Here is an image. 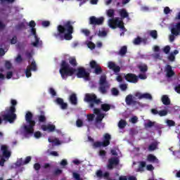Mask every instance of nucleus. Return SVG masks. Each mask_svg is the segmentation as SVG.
Instances as JSON below:
<instances>
[{
	"mask_svg": "<svg viewBox=\"0 0 180 180\" xmlns=\"http://www.w3.org/2000/svg\"><path fill=\"white\" fill-rule=\"evenodd\" d=\"M74 22L68 20L63 25H59L57 27V32H54L53 36L56 39L63 40H72V33H74Z\"/></svg>",
	"mask_w": 180,
	"mask_h": 180,
	"instance_id": "nucleus-1",
	"label": "nucleus"
},
{
	"mask_svg": "<svg viewBox=\"0 0 180 180\" xmlns=\"http://www.w3.org/2000/svg\"><path fill=\"white\" fill-rule=\"evenodd\" d=\"M84 101L89 103V108L90 109H94V115H101V110L99 108H95V106H98V105H101L102 103V101L101 98H98V96L95 94H86L84 97Z\"/></svg>",
	"mask_w": 180,
	"mask_h": 180,
	"instance_id": "nucleus-2",
	"label": "nucleus"
},
{
	"mask_svg": "<svg viewBox=\"0 0 180 180\" xmlns=\"http://www.w3.org/2000/svg\"><path fill=\"white\" fill-rule=\"evenodd\" d=\"M77 69L71 67L70 63L67 62V60H62L60 63V68L59 70V72L60 74V77L62 79H67L68 77H72Z\"/></svg>",
	"mask_w": 180,
	"mask_h": 180,
	"instance_id": "nucleus-3",
	"label": "nucleus"
},
{
	"mask_svg": "<svg viewBox=\"0 0 180 180\" xmlns=\"http://www.w3.org/2000/svg\"><path fill=\"white\" fill-rule=\"evenodd\" d=\"M33 114L31 112H27L25 115V120L29 125L24 126V130L27 134H33L34 133V127L36 126V122L32 120Z\"/></svg>",
	"mask_w": 180,
	"mask_h": 180,
	"instance_id": "nucleus-4",
	"label": "nucleus"
},
{
	"mask_svg": "<svg viewBox=\"0 0 180 180\" xmlns=\"http://www.w3.org/2000/svg\"><path fill=\"white\" fill-rule=\"evenodd\" d=\"M3 120L8 122V123H13L17 117L16 111L13 109H6V114L2 115Z\"/></svg>",
	"mask_w": 180,
	"mask_h": 180,
	"instance_id": "nucleus-5",
	"label": "nucleus"
},
{
	"mask_svg": "<svg viewBox=\"0 0 180 180\" xmlns=\"http://www.w3.org/2000/svg\"><path fill=\"white\" fill-rule=\"evenodd\" d=\"M112 136L109 134H105L103 135V141H96L93 143V148H99V147H108L110 144V140Z\"/></svg>",
	"mask_w": 180,
	"mask_h": 180,
	"instance_id": "nucleus-6",
	"label": "nucleus"
},
{
	"mask_svg": "<svg viewBox=\"0 0 180 180\" xmlns=\"http://www.w3.org/2000/svg\"><path fill=\"white\" fill-rule=\"evenodd\" d=\"M105 22V18L99 17L96 18V16H91L89 20V25L92 26H101V25H103Z\"/></svg>",
	"mask_w": 180,
	"mask_h": 180,
	"instance_id": "nucleus-7",
	"label": "nucleus"
},
{
	"mask_svg": "<svg viewBox=\"0 0 180 180\" xmlns=\"http://www.w3.org/2000/svg\"><path fill=\"white\" fill-rule=\"evenodd\" d=\"M77 78H84L85 81H89L91 79L89 72H86L84 68H77Z\"/></svg>",
	"mask_w": 180,
	"mask_h": 180,
	"instance_id": "nucleus-8",
	"label": "nucleus"
},
{
	"mask_svg": "<svg viewBox=\"0 0 180 180\" xmlns=\"http://www.w3.org/2000/svg\"><path fill=\"white\" fill-rule=\"evenodd\" d=\"M89 66L91 70H94V74H96V75H101V74L103 72L101 65H99L95 60L90 61Z\"/></svg>",
	"mask_w": 180,
	"mask_h": 180,
	"instance_id": "nucleus-9",
	"label": "nucleus"
},
{
	"mask_svg": "<svg viewBox=\"0 0 180 180\" xmlns=\"http://www.w3.org/2000/svg\"><path fill=\"white\" fill-rule=\"evenodd\" d=\"M31 33L33 34L35 41L32 43V46L34 47H41L43 45V41H40V38L37 37L36 33V28H31Z\"/></svg>",
	"mask_w": 180,
	"mask_h": 180,
	"instance_id": "nucleus-10",
	"label": "nucleus"
},
{
	"mask_svg": "<svg viewBox=\"0 0 180 180\" xmlns=\"http://www.w3.org/2000/svg\"><path fill=\"white\" fill-rule=\"evenodd\" d=\"M120 160L119 158H110L108 159V163L107 165L108 169L112 170L115 167H117L119 165Z\"/></svg>",
	"mask_w": 180,
	"mask_h": 180,
	"instance_id": "nucleus-11",
	"label": "nucleus"
},
{
	"mask_svg": "<svg viewBox=\"0 0 180 180\" xmlns=\"http://www.w3.org/2000/svg\"><path fill=\"white\" fill-rule=\"evenodd\" d=\"M124 79L127 82H130L131 84H137V82H139V77L133 73H128L125 75Z\"/></svg>",
	"mask_w": 180,
	"mask_h": 180,
	"instance_id": "nucleus-12",
	"label": "nucleus"
},
{
	"mask_svg": "<svg viewBox=\"0 0 180 180\" xmlns=\"http://www.w3.org/2000/svg\"><path fill=\"white\" fill-rule=\"evenodd\" d=\"M1 151L2 152V155L4 158H6L9 160L11 158V155H12V153L9 150V146L6 145H1Z\"/></svg>",
	"mask_w": 180,
	"mask_h": 180,
	"instance_id": "nucleus-13",
	"label": "nucleus"
},
{
	"mask_svg": "<svg viewBox=\"0 0 180 180\" xmlns=\"http://www.w3.org/2000/svg\"><path fill=\"white\" fill-rule=\"evenodd\" d=\"M96 174L97 178H104V179L105 180H116V179H110V174L108 172H105L103 174V172L99 169V170H97Z\"/></svg>",
	"mask_w": 180,
	"mask_h": 180,
	"instance_id": "nucleus-14",
	"label": "nucleus"
},
{
	"mask_svg": "<svg viewBox=\"0 0 180 180\" xmlns=\"http://www.w3.org/2000/svg\"><path fill=\"white\" fill-rule=\"evenodd\" d=\"M41 129L43 131H48V133H53L56 131V125L53 124H43L41 126Z\"/></svg>",
	"mask_w": 180,
	"mask_h": 180,
	"instance_id": "nucleus-15",
	"label": "nucleus"
},
{
	"mask_svg": "<svg viewBox=\"0 0 180 180\" xmlns=\"http://www.w3.org/2000/svg\"><path fill=\"white\" fill-rule=\"evenodd\" d=\"M135 96L138 99H148V101H153V96L148 93L141 94L140 92H136Z\"/></svg>",
	"mask_w": 180,
	"mask_h": 180,
	"instance_id": "nucleus-16",
	"label": "nucleus"
},
{
	"mask_svg": "<svg viewBox=\"0 0 180 180\" xmlns=\"http://www.w3.org/2000/svg\"><path fill=\"white\" fill-rule=\"evenodd\" d=\"M108 68H110V70H112V71H114L115 74H117V72H120V66L116 65V63H115V62H108Z\"/></svg>",
	"mask_w": 180,
	"mask_h": 180,
	"instance_id": "nucleus-17",
	"label": "nucleus"
},
{
	"mask_svg": "<svg viewBox=\"0 0 180 180\" xmlns=\"http://www.w3.org/2000/svg\"><path fill=\"white\" fill-rule=\"evenodd\" d=\"M56 102L59 106H60V109L63 110H65V109H68V104L67 103H64V100L61 98H57L56 100Z\"/></svg>",
	"mask_w": 180,
	"mask_h": 180,
	"instance_id": "nucleus-18",
	"label": "nucleus"
},
{
	"mask_svg": "<svg viewBox=\"0 0 180 180\" xmlns=\"http://www.w3.org/2000/svg\"><path fill=\"white\" fill-rule=\"evenodd\" d=\"M125 102L128 106H130L131 105H137V101L133 100V95L131 94H129L126 96Z\"/></svg>",
	"mask_w": 180,
	"mask_h": 180,
	"instance_id": "nucleus-19",
	"label": "nucleus"
},
{
	"mask_svg": "<svg viewBox=\"0 0 180 180\" xmlns=\"http://www.w3.org/2000/svg\"><path fill=\"white\" fill-rule=\"evenodd\" d=\"M172 34H174L176 36H179L180 34V22H177L172 29H171Z\"/></svg>",
	"mask_w": 180,
	"mask_h": 180,
	"instance_id": "nucleus-20",
	"label": "nucleus"
},
{
	"mask_svg": "<svg viewBox=\"0 0 180 180\" xmlns=\"http://www.w3.org/2000/svg\"><path fill=\"white\" fill-rule=\"evenodd\" d=\"M110 86L109 84H101L98 91L101 92V94H103V95H105L108 94V89H109Z\"/></svg>",
	"mask_w": 180,
	"mask_h": 180,
	"instance_id": "nucleus-21",
	"label": "nucleus"
},
{
	"mask_svg": "<svg viewBox=\"0 0 180 180\" xmlns=\"http://www.w3.org/2000/svg\"><path fill=\"white\" fill-rule=\"evenodd\" d=\"M166 72L167 78H171L175 75V72L172 70V67L169 65H167L166 67Z\"/></svg>",
	"mask_w": 180,
	"mask_h": 180,
	"instance_id": "nucleus-22",
	"label": "nucleus"
},
{
	"mask_svg": "<svg viewBox=\"0 0 180 180\" xmlns=\"http://www.w3.org/2000/svg\"><path fill=\"white\" fill-rule=\"evenodd\" d=\"M118 20H119V18L110 19L108 22V26L111 27V29H116V25H117Z\"/></svg>",
	"mask_w": 180,
	"mask_h": 180,
	"instance_id": "nucleus-23",
	"label": "nucleus"
},
{
	"mask_svg": "<svg viewBox=\"0 0 180 180\" xmlns=\"http://www.w3.org/2000/svg\"><path fill=\"white\" fill-rule=\"evenodd\" d=\"M161 101L163 103V105H165L166 106H168V105H171V100L169 99V97L167 95H163L162 96Z\"/></svg>",
	"mask_w": 180,
	"mask_h": 180,
	"instance_id": "nucleus-24",
	"label": "nucleus"
},
{
	"mask_svg": "<svg viewBox=\"0 0 180 180\" xmlns=\"http://www.w3.org/2000/svg\"><path fill=\"white\" fill-rule=\"evenodd\" d=\"M70 102L72 105H77L78 99L77 98V94H72L70 96Z\"/></svg>",
	"mask_w": 180,
	"mask_h": 180,
	"instance_id": "nucleus-25",
	"label": "nucleus"
},
{
	"mask_svg": "<svg viewBox=\"0 0 180 180\" xmlns=\"http://www.w3.org/2000/svg\"><path fill=\"white\" fill-rule=\"evenodd\" d=\"M127 53V46H123L120 48V51L117 52L118 56H121V57H123L124 56H126Z\"/></svg>",
	"mask_w": 180,
	"mask_h": 180,
	"instance_id": "nucleus-26",
	"label": "nucleus"
},
{
	"mask_svg": "<svg viewBox=\"0 0 180 180\" xmlns=\"http://www.w3.org/2000/svg\"><path fill=\"white\" fill-rule=\"evenodd\" d=\"M147 161L148 162H158V159L153 154H149L147 156Z\"/></svg>",
	"mask_w": 180,
	"mask_h": 180,
	"instance_id": "nucleus-27",
	"label": "nucleus"
},
{
	"mask_svg": "<svg viewBox=\"0 0 180 180\" xmlns=\"http://www.w3.org/2000/svg\"><path fill=\"white\" fill-rule=\"evenodd\" d=\"M41 115H38V120L39 122V123H44L46 122V120H47V119L46 118V115H44V111L41 110L40 111Z\"/></svg>",
	"mask_w": 180,
	"mask_h": 180,
	"instance_id": "nucleus-28",
	"label": "nucleus"
},
{
	"mask_svg": "<svg viewBox=\"0 0 180 180\" xmlns=\"http://www.w3.org/2000/svg\"><path fill=\"white\" fill-rule=\"evenodd\" d=\"M119 14L122 18V19H126V18H129V13H127V11L126 9L122 8L120 10Z\"/></svg>",
	"mask_w": 180,
	"mask_h": 180,
	"instance_id": "nucleus-29",
	"label": "nucleus"
},
{
	"mask_svg": "<svg viewBox=\"0 0 180 180\" xmlns=\"http://www.w3.org/2000/svg\"><path fill=\"white\" fill-rule=\"evenodd\" d=\"M119 27V29H121L123 32H127V30H126V27H124V24L123 23V21L120 20L118 19L117 23L116 25V28Z\"/></svg>",
	"mask_w": 180,
	"mask_h": 180,
	"instance_id": "nucleus-30",
	"label": "nucleus"
},
{
	"mask_svg": "<svg viewBox=\"0 0 180 180\" xmlns=\"http://www.w3.org/2000/svg\"><path fill=\"white\" fill-rule=\"evenodd\" d=\"M138 68L141 72H147V71H148V66H147L146 64L139 65H138Z\"/></svg>",
	"mask_w": 180,
	"mask_h": 180,
	"instance_id": "nucleus-31",
	"label": "nucleus"
},
{
	"mask_svg": "<svg viewBox=\"0 0 180 180\" xmlns=\"http://www.w3.org/2000/svg\"><path fill=\"white\" fill-rule=\"evenodd\" d=\"M101 110H103V112H109L110 110V104L108 103H103L101 105Z\"/></svg>",
	"mask_w": 180,
	"mask_h": 180,
	"instance_id": "nucleus-32",
	"label": "nucleus"
},
{
	"mask_svg": "<svg viewBox=\"0 0 180 180\" xmlns=\"http://www.w3.org/2000/svg\"><path fill=\"white\" fill-rule=\"evenodd\" d=\"M31 71H37V65L36 64V61L32 60L31 64L27 66Z\"/></svg>",
	"mask_w": 180,
	"mask_h": 180,
	"instance_id": "nucleus-33",
	"label": "nucleus"
},
{
	"mask_svg": "<svg viewBox=\"0 0 180 180\" xmlns=\"http://www.w3.org/2000/svg\"><path fill=\"white\" fill-rule=\"evenodd\" d=\"M109 84L106 81V75H101L99 80V85Z\"/></svg>",
	"mask_w": 180,
	"mask_h": 180,
	"instance_id": "nucleus-34",
	"label": "nucleus"
},
{
	"mask_svg": "<svg viewBox=\"0 0 180 180\" xmlns=\"http://www.w3.org/2000/svg\"><path fill=\"white\" fill-rule=\"evenodd\" d=\"M158 146V143L157 142H153L150 145H149L148 150V151H154L157 150V147Z\"/></svg>",
	"mask_w": 180,
	"mask_h": 180,
	"instance_id": "nucleus-35",
	"label": "nucleus"
},
{
	"mask_svg": "<svg viewBox=\"0 0 180 180\" xmlns=\"http://www.w3.org/2000/svg\"><path fill=\"white\" fill-rule=\"evenodd\" d=\"M69 63L72 67H77L78 63H77V59L75 57H72L69 58Z\"/></svg>",
	"mask_w": 180,
	"mask_h": 180,
	"instance_id": "nucleus-36",
	"label": "nucleus"
},
{
	"mask_svg": "<svg viewBox=\"0 0 180 180\" xmlns=\"http://www.w3.org/2000/svg\"><path fill=\"white\" fill-rule=\"evenodd\" d=\"M127 126V122L124 120H120L118 122V127L120 129H124Z\"/></svg>",
	"mask_w": 180,
	"mask_h": 180,
	"instance_id": "nucleus-37",
	"label": "nucleus"
},
{
	"mask_svg": "<svg viewBox=\"0 0 180 180\" xmlns=\"http://www.w3.org/2000/svg\"><path fill=\"white\" fill-rule=\"evenodd\" d=\"M105 117V114L101 113L98 114L96 118V123H102V120H103V118Z\"/></svg>",
	"mask_w": 180,
	"mask_h": 180,
	"instance_id": "nucleus-38",
	"label": "nucleus"
},
{
	"mask_svg": "<svg viewBox=\"0 0 180 180\" xmlns=\"http://www.w3.org/2000/svg\"><path fill=\"white\" fill-rule=\"evenodd\" d=\"M11 106L8 109H14V110L16 111V107L15 106H16V105H18V101H16V100L11 99Z\"/></svg>",
	"mask_w": 180,
	"mask_h": 180,
	"instance_id": "nucleus-39",
	"label": "nucleus"
},
{
	"mask_svg": "<svg viewBox=\"0 0 180 180\" xmlns=\"http://www.w3.org/2000/svg\"><path fill=\"white\" fill-rule=\"evenodd\" d=\"M111 94L113 96H119V90L116 87L111 89Z\"/></svg>",
	"mask_w": 180,
	"mask_h": 180,
	"instance_id": "nucleus-40",
	"label": "nucleus"
},
{
	"mask_svg": "<svg viewBox=\"0 0 180 180\" xmlns=\"http://www.w3.org/2000/svg\"><path fill=\"white\" fill-rule=\"evenodd\" d=\"M146 165V162H144V161L140 162V165H139V167L138 168V172H140L143 171V168H145Z\"/></svg>",
	"mask_w": 180,
	"mask_h": 180,
	"instance_id": "nucleus-41",
	"label": "nucleus"
},
{
	"mask_svg": "<svg viewBox=\"0 0 180 180\" xmlns=\"http://www.w3.org/2000/svg\"><path fill=\"white\" fill-rule=\"evenodd\" d=\"M133 43L134 44H135V46H139V44H141V37H137L134 39Z\"/></svg>",
	"mask_w": 180,
	"mask_h": 180,
	"instance_id": "nucleus-42",
	"label": "nucleus"
},
{
	"mask_svg": "<svg viewBox=\"0 0 180 180\" xmlns=\"http://www.w3.org/2000/svg\"><path fill=\"white\" fill-rule=\"evenodd\" d=\"M150 36L153 37V39H157L158 37V33L157 32V30H152L150 32Z\"/></svg>",
	"mask_w": 180,
	"mask_h": 180,
	"instance_id": "nucleus-43",
	"label": "nucleus"
},
{
	"mask_svg": "<svg viewBox=\"0 0 180 180\" xmlns=\"http://www.w3.org/2000/svg\"><path fill=\"white\" fill-rule=\"evenodd\" d=\"M98 36L99 37H105L108 36V32H106V31H105V30H103V31L99 30Z\"/></svg>",
	"mask_w": 180,
	"mask_h": 180,
	"instance_id": "nucleus-44",
	"label": "nucleus"
},
{
	"mask_svg": "<svg viewBox=\"0 0 180 180\" xmlns=\"http://www.w3.org/2000/svg\"><path fill=\"white\" fill-rule=\"evenodd\" d=\"M25 23L20 22L18 25H15V29H17V30H22V29H25Z\"/></svg>",
	"mask_w": 180,
	"mask_h": 180,
	"instance_id": "nucleus-45",
	"label": "nucleus"
},
{
	"mask_svg": "<svg viewBox=\"0 0 180 180\" xmlns=\"http://www.w3.org/2000/svg\"><path fill=\"white\" fill-rule=\"evenodd\" d=\"M107 15L109 18H113L115 16V11L113 9L108 10Z\"/></svg>",
	"mask_w": 180,
	"mask_h": 180,
	"instance_id": "nucleus-46",
	"label": "nucleus"
},
{
	"mask_svg": "<svg viewBox=\"0 0 180 180\" xmlns=\"http://www.w3.org/2000/svg\"><path fill=\"white\" fill-rule=\"evenodd\" d=\"M76 126L77 127H82V126H84V122H82V120L77 119L76 121Z\"/></svg>",
	"mask_w": 180,
	"mask_h": 180,
	"instance_id": "nucleus-47",
	"label": "nucleus"
},
{
	"mask_svg": "<svg viewBox=\"0 0 180 180\" xmlns=\"http://www.w3.org/2000/svg\"><path fill=\"white\" fill-rule=\"evenodd\" d=\"M167 115H168V111H167L166 110L159 111V116H160V117H162L163 116H167Z\"/></svg>",
	"mask_w": 180,
	"mask_h": 180,
	"instance_id": "nucleus-48",
	"label": "nucleus"
},
{
	"mask_svg": "<svg viewBox=\"0 0 180 180\" xmlns=\"http://www.w3.org/2000/svg\"><path fill=\"white\" fill-rule=\"evenodd\" d=\"M25 75L27 78L32 77V70H30V68H27L25 70Z\"/></svg>",
	"mask_w": 180,
	"mask_h": 180,
	"instance_id": "nucleus-49",
	"label": "nucleus"
},
{
	"mask_svg": "<svg viewBox=\"0 0 180 180\" xmlns=\"http://www.w3.org/2000/svg\"><path fill=\"white\" fill-rule=\"evenodd\" d=\"M73 178H75V179L76 180H84L81 178V176L79 175V174L77 173V172H73Z\"/></svg>",
	"mask_w": 180,
	"mask_h": 180,
	"instance_id": "nucleus-50",
	"label": "nucleus"
},
{
	"mask_svg": "<svg viewBox=\"0 0 180 180\" xmlns=\"http://www.w3.org/2000/svg\"><path fill=\"white\" fill-rule=\"evenodd\" d=\"M163 51L165 54H169V51H171V46H166L163 49Z\"/></svg>",
	"mask_w": 180,
	"mask_h": 180,
	"instance_id": "nucleus-51",
	"label": "nucleus"
},
{
	"mask_svg": "<svg viewBox=\"0 0 180 180\" xmlns=\"http://www.w3.org/2000/svg\"><path fill=\"white\" fill-rule=\"evenodd\" d=\"M155 125V122H152L149 120L147 124H146V127H153Z\"/></svg>",
	"mask_w": 180,
	"mask_h": 180,
	"instance_id": "nucleus-52",
	"label": "nucleus"
},
{
	"mask_svg": "<svg viewBox=\"0 0 180 180\" xmlns=\"http://www.w3.org/2000/svg\"><path fill=\"white\" fill-rule=\"evenodd\" d=\"M82 33H83V34L86 35V37H88V36L91 34V31H89V30L83 29L82 30Z\"/></svg>",
	"mask_w": 180,
	"mask_h": 180,
	"instance_id": "nucleus-53",
	"label": "nucleus"
},
{
	"mask_svg": "<svg viewBox=\"0 0 180 180\" xmlns=\"http://www.w3.org/2000/svg\"><path fill=\"white\" fill-rule=\"evenodd\" d=\"M168 60H169V61H172V63L175 61V55H174V53H171L168 56Z\"/></svg>",
	"mask_w": 180,
	"mask_h": 180,
	"instance_id": "nucleus-54",
	"label": "nucleus"
},
{
	"mask_svg": "<svg viewBox=\"0 0 180 180\" xmlns=\"http://www.w3.org/2000/svg\"><path fill=\"white\" fill-rule=\"evenodd\" d=\"M87 46L89 47V49H91V50H94L96 47L95 44H94L92 41H89L87 44Z\"/></svg>",
	"mask_w": 180,
	"mask_h": 180,
	"instance_id": "nucleus-55",
	"label": "nucleus"
},
{
	"mask_svg": "<svg viewBox=\"0 0 180 180\" xmlns=\"http://www.w3.org/2000/svg\"><path fill=\"white\" fill-rule=\"evenodd\" d=\"M94 119H95V115L90 114L87 115V120L89 122H94Z\"/></svg>",
	"mask_w": 180,
	"mask_h": 180,
	"instance_id": "nucleus-56",
	"label": "nucleus"
},
{
	"mask_svg": "<svg viewBox=\"0 0 180 180\" xmlns=\"http://www.w3.org/2000/svg\"><path fill=\"white\" fill-rule=\"evenodd\" d=\"M120 89L121 91H126L127 89V84H122L120 85Z\"/></svg>",
	"mask_w": 180,
	"mask_h": 180,
	"instance_id": "nucleus-57",
	"label": "nucleus"
},
{
	"mask_svg": "<svg viewBox=\"0 0 180 180\" xmlns=\"http://www.w3.org/2000/svg\"><path fill=\"white\" fill-rule=\"evenodd\" d=\"M138 120H139V118L136 116H134L131 118V120H129V122H131L134 124L138 122Z\"/></svg>",
	"mask_w": 180,
	"mask_h": 180,
	"instance_id": "nucleus-58",
	"label": "nucleus"
},
{
	"mask_svg": "<svg viewBox=\"0 0 180 180\" xmlns=\"http://www.w3.org/2000/svg\"><path fill=\"white\" fill-rule=\"evenodd\" d=\"M16 63H18V64H20L22 61H23V58H22V56L18 55L17 58H15Z\"/></svg>",
	"mask_w": 180,
	"mask_h": 180,
	"instance_id": "nucleus-59",
	"label": "nucleus"
},
{
	"mask_svg": "<svg viewBox=\"0 0 180 180\" xmlns=\"http://www.w3.org/2000/svg\"><path fill=\"white\" fill-rule=\"evenodd\" d=\"M41 168V165H39V163H35L34 165V169L35 171H40V169Z\"/></svg>",
	"mask_w": 180,
	"mask_h": 180,
	"instance_id": "nucleus-60",
	"label": "nucleus"
},
{
	"mask_svg": "<svg viewBox=\"0 0 180 180\" xmlns=\"http://www.w3.org/2000/svg\"><path fill=\"white\" fill-rule=\"evenodd\" d=\"M61 174H63V170H61L60 169H56L53 172L54 175H61Z\"/></svg>",
	"mask_w": 180,
	"mask_h": 180,
	"instance_id": "nucleus-61",
	"label": "nucleus"
},
{
	"mask_svg": "<svg viewBox=\"0 0 180 180\" xmlns=\"http://www.w3.org/2000/svg\"><path fill=\"white\" fill-rule=\"evenodd\" d=\"M167 124L170 127H172V126H175V122H174L173 120H168L167 121Z\"/></svg>",
	"mask_w": 180,
	"mask_h": 180,
	"instance_id": "nucleus-62",
	"label": "nucleus"
},
{
	"mask_svg": "<svg viewBox=\"0 0 180 180\" xmlns=\"http://www.w3.org/2000/svg\"><path fill=\"white\" fill-rule=\"evenodd\" d=\"M34 136L35 137V139H40V137H41V132H40L39 131L34 132Z\"/></svg>",
	"mask_w": 180,
	"mask_h": 180,
	"instance_id": "nucleus-63",
	"label": "nucleus"
},
{
	"mask_svg": "<svg viewBox=\"0 0 180 180\" xmlns=\"http://www.w3.org/2000/svg\"><path fill=\"white\" fill-rule=\"evenodd\" d=\"M98 155H100V157H106V151L103 150H101L99 151Z\"/></svg>",
	"mask_w": 180,
	"mask_h": 180,
	"instance_id": "nucleus-64",
	"label": "nucleus"
}]
</instances>
